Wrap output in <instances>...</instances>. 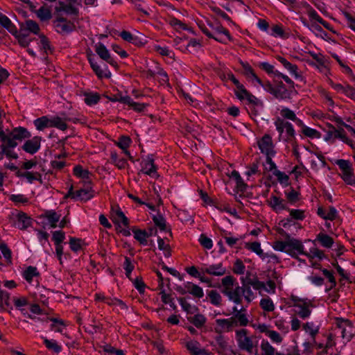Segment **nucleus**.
<instances>
[{"label": "nucleus", "instance_id": "f257e3e1", "mask_svg": "<svg viewBox=\"0 0 355 355\" xmlns=\"http://www.w3.org/2000/svg\"><path fill=\"white\" fill-rule=\"evenodd\" d=\"M221 292L227 299L239 304L242 301V287L232 276H226L221 280Z\"/></svg>", "mask_w": 355, "mask_h": 355}, {"label": "nucleus", "instance_id": "f03ea898", "mask_svg": "<svg viewBox=\"0 0 355 355\" xmlns=\"http://www.w3.org/2000/svg\"><path fill=\"white\" fill-rule=\"evenodd\" d=\"M272 247L276 251L285 252L293 257L297 256V253H304V245L302 242L290 236H288L286 241H275Z\"/></svg>", "mask_w": 355, "mask_h": 355}, {"label": "nucleus", "instance_id": "7ed1b4c3", "mask_svg": "<svg viewBox=\"0 0 355 355\" xmlns=\"http://www.w3.org/2000/svg\"><path fill=\"white\" fill-rule=\"evenodd\" d=\"M291 304L293 307L294 312L302 319L309 318L312 309L315 307L312 300L297 296L291 297Z\"/></svg>", "mask_w": 355, "mask_h": 355}, {"label": "nucleus", "instance_id": "20e7f679", "mask_svg": "<svg viewBox=\"0 0 355 355\" xmlns=\"http://www.w3.org/2000/svg\"><path fill=\"white\" fill-rule=\"evenodd\" d=\"M335 164L338 166L341 172L340 176L347 184L355 186V174L352 163L346 159H337Z\"/></svg>", "mask_w": 355, "mask_h": 355}, {"label": "nucleus", "instance_id": "39448f33", "mask_svg": "<svg viewBox=\"0 0 355 355\" xmlns=\"http://www.w3.org/2000/svg\"><path fill=\"white\" fill-rule=\"evenodd\" d=\"M40 32V27L37 23L35 21L28 19L25 22L21 23L19 24V31H18V35L24 36L25 39V44H19L20 46L23 47H27L31 42L33 40L31 38L28 36V33H33L35 35H39Z\"/></svg>", "mask_w": 355, "mask_h": 355}, {"label": "nucleus", "instance_id": "423d86ee", "mask_svg": "<svg viewBox=\"0 0 355 355\" xmlns=\"http://www.w3.org/2000/svg\"><path fill=\"white\" fill-rule=\"evenodd\" d=\"M336 139H339L355 150V142L346 136L343 129L331 128L329 130L327 131L324 137V140L330 144H334Z\"/></svg>", "mask_w": 355, "mask_h": 355}, {"label": "nucleus", "instance_id": "0eeeda50", "mask_svg": "<svg viewBox=\"0 0 355 355\" xmlns=\"http://www.w3.org/2000/svg\"><path fill=\"white\" fill-rule=\"evenodd\" d=\"M208 26L211 29L212 38L220 42L225 43L232 40L229 32L225 29L217 21L214 22L207 21Z\"/></svg>", "mask_w": 355, "mask_h": 355}, {"label": "nucleus", "instance_id": "6e6552de", "mask_svg": "<svg viewBox=\"0 0 355 355\" xmlns=\"http://www.w3.org/2000/svg\"><path fill=\"white\" fill-rule=\"evenodd\" d=\"M275 125L279 135V140H288L290 138L294 137L295 130L293 125L283 121L282 119L278 118L275 121Z\"/></svg>", "mask_w": 355, "mask_h": 355}, {"label": "nucleus", "instance_id": "1a4fd4ad", "mask_svg": "<svg viewBox=\"0 0 355 355\" xmlns=\"http://www.w3.org/2000/svg\"><path fill=\"white\" fill-rule=\"evenodd\" d=\"M29 137L28 132L23 128H15L12 132L8 131L6 146L13 148L17 146L18 141Z\"/></svg>", "mask_w": 355, "mask_h": 355}, {"label": "nucleus", "instance_id": "9d476101", "mask_svg": "<svg viewBox=\"0 0 355 355\" xmlns=\"http://www.w3.org/2000/svg\"><path fill=\"white\" fill-rule=\"evenodd\" d=\"M235 94L239 100H246L249 103L257 107V110L262 109L263 102L250 93L243 85L239 86V87L235 90Z\"/></svg>", "mask_w": 355, "mask_h": 355}, {"label": "nucleus", "instance_id": "9b49d317", "mask_svg": "<svg viewBox=\"0 0 355 355\" xmlns=\"http://www.w3.org/2000/svg\"><path fill=\"white\" fill-rule=\"evenodd\" d=\"M236 339L239 347L248 352H252L254 348V343L250 337L247 335L245 329H240L236 331Z\"/></svg>", "mask_w": 355, "mask_h": 355}, {"label": "nucleus", "instance_id": "f8f14e48", "mask_svg": "<svg viewBox=\"0 0 355 355\" xmlns=\"http://www.w3.org/2000/svg\"><path fill=\"white\" fill-rule=\"evenodd\" d=\"M259 150L266 156H274L275 150L270 135L266 134L257 141Z\"/></svg>", "mask_w": 355, "mask_h": 355}, {"label": "nucleus", "instance_id": "ddd939ff", "mask_svg": "<svg viewBox=\"0 0 355 355\" xmlns=\"http://www.w3.org/2000/svg\"><path fill=\"white\" fill-rule=\"evenodd\" d=\"M88 60L92 69L99 78H110L111 76V73L108 70L107 65L98 63L94 55H89Z\"/></svg>", "mask_w": 355, "mask_h": 355}, {"label": "nucleus", "instance_id": "4468645a", "mask_svg": "<svg viewBox=\"0 0 355 355\" xmlns=\"http://www.w3.org/2000/svg\"><path fill=\"white\" fill-rule=\"evenodd\" d=\"M0 25L7 29L12 35H14L19 44H25L26 38L21 35H18V31L8 17L3 15H0Z\"/></svg>", "mask_w": 355, "mask_h": 355}, {"label": "nucleus", "instance_id": "2eb2a0df", "mask_svg": "<svg viewBox=\"0 0 355 355\" xmlns=\"http://www.w3.org/2000/svg\"><path fill=\"white\" fill-rule=\"evenodd\" d=\"M236 327V322L232 317L229 318H220L216 320L215 331L217 333H227L232 331Z\"/></svg>", "mask_w": 355, "mask_h": 355}, {"label": "nucleus", "instance_id": "dca6fc26", "mask_svg": "<svg viewBox=\"0 0 355 355\" xmlns=\"http://www.w3.org/2000/svg\"><path fill=\"white\" fill-rule=\"evenodd\" d=\"M337 326L341 331L343 338L346 341H349L354 333V328L352 324L348 320L340 318L337 320Z\"/></svg>", "mask_w": 355, "mask_h": 355}, {"label": "nucleus", "instance_id": "f3484780", "mask_svg": "<svg viewBox=\"0 0 355 355\" xmlns=\"http://www.w3.org/2000/svg\"><path fill=\"white\" fill-rule=\"evenodd\" d=\"M69 195L76 200L87 201L94 197V192L92 187L86 186L77 190L75 193L70 191Z\"/></svg>", "mask_w": 355, "mask_h": 355}, {"label": "nucleus", "instance_id": "a211bd4d", "mask_svg": "<svg viewBox=\"0 0 355 355\" xmlns=\"http://www.w3.org/2000/svg\"><path fill=\"white\" fill-rule=\"evenodd\" d=\"M69 121L76 122V119L67 117L65 114L52 116L51 117V128L54 127L64 131L67 128V122Z\"/></svg>", "mask_w": 355, "mask_h": 355}, {"label": "nucleus", "instance_id": "6ab92c4d", "mask_svg": "<svg viewBox=\"0 0 355 355\" xmlns=\"http://www.w3.org/2000/svg\"><path fill=\"white\" fill-rule=\"evenodd\" d=\"M202 270L205 273L214 276H223L226 273V268L222 263L210 265L205 264L202 268Z\"/></svg>", "mask_w": 355, "mask_h": 355}, {"label": "nucleus", "instance_id": "aec40b11", "mask_svg": "<svg viewBox=\"0 0 355 355\" xmlns=\"http://www.w3.org/2000/svg\"><path fill=\"white\" fill-rule=\"evenodd\" d=\"M141 171L152 178H157L158 176L153 159L151 156H148L142 160Z\"/></svg>", "mask_w": 355, "mask_h": 355}, {"label": "nucleus", "instance_id": "412c9836", "mask_svg": "<svg viewBox=\"0 0 355 355\" xmlns=\"http://www.w3.org/2000/svg\"><path fill=\"white\" fill-rule=\"evenodd\" d=\"M250 285L260 293L265 291L268 293H274L275 291V284L273 282L269 280L266 283L254 280L250 282Z\"/></svg>", "mask_w": 355, "mask_h": 355}, {"label": "nucleus", "instance_id": "4be33fe9", "mask_svg": "<svg viewBox=\"0 0 355 355\" xmlns=\"http://www.w3.org/2000/svg\"><path fill=\"white\" fill-rule=\"evenodd\" d=\"M186 347L192 355H210L208 351L202 348L200 344L194 340L187 341Z\"/></svg>", "mask_w": 355, "mask_h": 355}, {"label": "nucleus", "instance_id": "5701e85b", "mask_svg": "<svg viewBox=\"0 0 355 355\" xmlns=\"http://www.w3.org/2000/svg\"><path fill=\"white\" fill-rule=\"evenodd\" d=\"M268 204L277 213H279L282 210L287 209L285 201L276 196H272L270 197L268 199Z\"/></svg>", "mask_w": 355, "mask_h": 355}, {"label": "nucleus", "instance_id": "b1692460", "mask_svg": "<svg viewBox=\"0 0 355 355\" xmlns=\"http://www.w3.org/2000/svg\"><path fill=\"white\" fill-rule=\"evenodd\" d=\"M95 51L99 57L103 60L106 61L111 65H115V62L111 58L108 49L103 44H97L95 47Z\"/></svg>", "mask_w": 355, "mask_h": 355}, {"label": "nucleus", "instance_id": "393cba45", "mask_svg": "<svg viewBox=\"0 0 355 355\" xmlns=\"http://www.w3.org/2000/svg\"><path fill=\"white\" fill-rule=\"evenodd\" d=\"M112 220L119 225L127 226L128 225V220L125 216L123 212L119 207L112 208Z\"/></svg>", "mask_w": 355, "mask_h": 355}, {"label": "nucleus", "instance_id": "a878e982", "mask_svg": "<svg viewBox=\"0 0 355 355\" xmlns=\"http://www.w3.org/2000/svg\"><path fill=\"white\" fill-rule=\"evenodd\" d=\"M40 147V138L34 137L32 139L28 140L23 146V149L31 154L36 153Z\"/></svg>", "mask_w": 355, "mask_h": 355}, {"label": "nucleus", "instance_id": "bb28decb", "mask_svg": "<svg viewBox=\"0 0 355 355\" xmlns=\"http://www.w3.org/2000/svg\"><path fill=\"white\" fill-rule=\"evenodd\" d=\"M279 61L283 66L288 71L291 76L297 80H302L303 78L301 73L298 71V68L295 64H293L288 62L286 59L281 58Z\"/></svg>", "mask_w": 355, "mask_h": 355}, {"label": "nucleus", "instance_id": "cd10ccee", "mask_svg": "<svg viewBox=\"0 0 355 355\" xmlns=\"http://www.w3.org/2000/svg\"><path fill=\"white\" fill-rule=\"evenodd\" d=\"M234 315L232 316L236 322V327L238 326H246L249 320L245 313L239 311L236 306L233 308L232 311Z\"/></svg>", "mask_w": 355, "mask_h": 355}, {"label": "nucleus", "instance_id": "c85d7f7f", "mask_svg": "<svg viewBox=\"0 0 355 355\" xmlns=\"http://www.w3.org/2000/svg\"><path fill=\"white\" fill-rule=\"evenodd\" d=\"M297 125L301 127V132L310 139H316L320 137V133L316 130L308 127L303 124L301 120H297Z\"/></svg>", "mask_w": 355, "mask_h": 355}, {"label": "nucleus", "instance_id": "c756f323", "mask_svg": "<svg viewBox=\"0 0 355 355\" xmlns=\"http://www.w3.org/2000/svg\"><path fill=\"white\" fill-rule=\"evenodd\" d=\"M44 216L50 224L51 227L55 228L58 227V223L60 221L61 215L53 210L46 211Z\"/></svg>", "mask_w": 355, "mask_h": 355}, {"label": "nucleus", "instance_id": "7c9ffc66", "mask_svg": "<svg viewBox=\"0 0 355 355\" xmlns=\"http://www.w3.org/2000/svg\"><path fill=\"white\" fill-rule=\"evenodd\" d=\"M309 159L311 168L315 171L324 168L325 166V162L321 156L311 153Z\"/></svg>", "mask_w": 355, "mask_h": 355}, {"label": "nucleus", "instance_id": "2f4dec72", "mask_svg": "<svg viewBox=\"0 0 355 355\" xmlns=\"http://www.w3.org/2000/svg\"><path fill=\"white\" fill-rule=\"evenodd\" d=\"M187 291L196 297L201 298L204 295V291L201 287L191 282H187L184 285Z\"/></svg>", "mask_w": 355, "mask_h": 355}, {"label": "nucleus", "instance_id": "473e14b6", "mask_svg": "<svg viewBox=\"0 0 355 355\" xmlns=\"http://www.w3.org/2000/svg\"><path fill=\"white\" fill-rule=\"evenodd\" d=\"M31 220L24 213H19L17 216L16 226L21 229L24 230L31 225Z\"/></svg>", "mask_w": 355, "mask_h": 355}, {"label": "nucleus", "instance_id": "72a5a7b5", "mask_svg": "<svg viewBox=\"0 0 355 355\" xmlns=\"http://www.w3.org/2000/svg\"><path fill=\"white\" fill-rule=\"evenodd\" d=\"M303 25L308 28L311 31H312L316 36L320 37L322 38H325L327 36V34L322 29V28L314 22H312L311 24H309L305 21H302Z\"/></svg>", "mask_w": 355, "mask_h": 355}, {"label": "nucleus", "instance_id": "f704fd0d", "mask_svg": "<svg viewBox=\"0 0 355 355\" xmlns=\"http://www.w3.org/2000/svg\"><path fill=\"white\" fill-rule=\"evenodd\" d=\"M318 214L325 220H332L337 216V211L334 207H329L328 209L319 208L318 210Z\"/></svg>", "mask_w": 355, "mask_h": 355}, {"label": "nucleus", "instance_id": "c9c22d12", "mask_svg": "<svg viewBox=\"0 0 355 355\" xmlns=\"http://www.w3.org/2000/svg\"><path fill=\"white\" fill-rule=\"evenodd\" d=\"M133 234L135 239L144 245L147 244V239L153 236V233H148L141 230H133Z\"/></svg>", "mask_w": 355, "mask_h": 355}, {"label": "nucleus", "instance_id": "e433bc0d", "mask_svg": "<svg viewBox=\"0 0 355 355\" xmlns=\"http://www.w3.org/2000/svg\"><path fill=\"white\" fill-rule=\"evenodd\" d=\"M37 17L42 21H49L52 17L51 10L49 7L42 6L35 11Z\"/></svg>", "mask_w": 355, "mask_h": 355}, {"label": "nucleus", "instance_id": "4c0bfd02", "mask_svg": "<svg viewBox=\"0 0 355 355\" xmlns=\"http://www.w3.org/2000/svg\"><path fill=\"white\" fill-rule=\"evenodd\" d=\"M42 171H28L21 174V176L25 178L27 181L32 183L33 181L38 180L41 181L42 172Z\"/></svg>", "mask_w": 355, "mask_h": 355}, {"label": "nucleus", "instance_id": "58836bf2", "mask_svg": "<svg viewBox=\"0 0 355 355\" xmlns=\"http://www.w3.org/2000/svg\"><path fill=\"white\" fill-rule=\"evenodd\" d=\"M299 254H304L310 259L318 258L319 259H322L324 257L323 252L318 249L314 244H313V246L310 248L309 252H305L304 250V253H297V255Z\"/></svg>", "mask_w": 355, "mask_h": 355}, {"label": "nucleus", "instance_id": "ea45409f", "mask_svg": "<svg viewBox=\"0 0 355 355\" xmlns=\"http://www.w3.org/2000/svg\"><path fill=\"white\" fill-rule=\"evenodd\" d=\"M34 125L38 130L51 128V117L42 116L34 121Z\"/></svg>", "mask_w": 355, "mask_h": 355}, {"label": "nucleus", "instance_id": "a19ab883", "mask_svg": "<svg viewBox=\"0 0 355 355\" xmlns=\"http://www.w3.org/2000/svg\"><path fill=\"white\" fill-rule=\"evenodd\" d=\"M23 276L27 282L31 283L35 278L38 277L39 272L36 268L29 266L24 271Z\"/></svg>", "mask_w": 355, "mask_h": 355}, {"label": "nucleus", "instance_id": "79ce46f5", "mask_svg": "<svg viewBox=\"0 0 355 355\" xmlns=\"http://www.w3.org/2000/svg\"><path fill=\"white\" fill-rule=\"evenodd\" d=\"M302 8L305 10L304 11L309 15V17H310V19L313 22H314V21H318V22L321 21L320 20L322 19V18L318 15V13L315 12V10H314L310 6L309 4H308L307 3L304 2V3H302Z\"/></svg>", "mask_w": 355, "mask_h": 355}, {"label": "nucleus", "instance_id": "37998d69", "mask_svg": "<svg viewBox=\"0 0 355 355\" xmlns=\"http://www.w3.org/2000/svg\"><path fill=\"white\" fill-rule=\"evenodd\" d=\"M40 49L45 53H48L51 51L49 40L44 35H39L36 40Z\"/></svg>", "mask_w": 355, "mask_h": 355}, {"label": "nucleus", "instance_id": "c03bdc74", "mask_svg": "<svg viewBox=\"0 0 355 355\" xmlns=\"http://www.w3.org/2000/svg\"><path fill=\"white\" fill-rule=\"evenodd\" d=\"M57 28L59 32L62 33H69L74 29V26L65 20H59L57 23Z\"/></svg>", "mask_w": 355, "mask_h": 355}, {"label": "nucleus", "instance_id": "a18cd8bd", "mask_svg": "<svg viewBox=\"0 0 355 355\" xmlns=\"http://www.w3.org/2000/svg\"><path fill=\"white\" fill-rule=\"evenodd\" d=\"M294 223L290 218H284L281 220L278 224V232L282 236H286L284 229L288 230Z\"/></svg>", "mask_w": 355, "mask_h": 355}, {"label": "nucleus", "instance_id": "49530a36", "mask_svg": "<svg viewBox=\"0 0 355 355\" xmlns=\"http://www.w3.org/2000/svg\"><path fill=\"white\" fill-rule=\"evenodd\" d=\"M245 247L256 253L258 256H259L263 260L265 259L264 253L261 248V244L258 242H252V243H245Z\"/></svg>", "mask_w": 355, "mask_h": 355}, {"label": "nucleus", "instance_id": "de8ad7c7", "mask_svg": "<svg viewBox=\"0 0 355 355\" xmlns=\"http://www.w3.org/2000/svg\"><path fill=\"white\" fill-rule=\"evenodd\" d=\"M154 223L155 226L161 231V232H168V229L166 226V221L164 218L161 215H154L153 217Z\"/></svg>", "mask_w": 355, "mask_h": 355}, {"label": "nucleus", "instance_id": "09e8293b", "mask_svg": "<svg viewBox=\"0 0 355 355\" xmlns=\"http://www.w3.org/2000/svg\"><path fill=\"white\" fill-rule=\"evenodd\" d=\"M243 296L248 303L251 302L256 298V294L252 291L248 285H245L242 287V297Z\"/></svg>", "mask_w": 355, "mask_h": 355}, {"label": "nucleus", "instance_id": "8fccbe9b", "mask_svg": "<svg viewBox=\"0 0 355 355\" xmlns=\"http://www.w3.org/2000/svg\"><path fill=\"white\" fill-rule=\"evenodd\" d=\"M317 240L325 248H331L334 243L333 239L329 236L322 233L317 236Z\"/></svg>", "mask_w": 355, "mask_h": 355}, {"label": "nucleus", "instance_id": "3c124183", "mask_svg": "<svg viewBox=\"0 0 355 355\" xmlns=\"http://www.w3.org/2000/svg\"><path fill=\"white\" fill-rule=\"evenodd\" d=\"M303 327L304 331L307 334H309L312 338H314L315 336L318 333V327L315 325V324L312 322H308L305 323Z\"/></svg>", "mask_w": 355, "mask_h": 355}, {"label": "nucleus", "instance_id": "603ef678", "mask_svg": "<svg viewBox=\"0 0 355 355\" xmlns=\"http://www.w3.org/2000/svg\"><path fill=\"white\" fill-rule=\"evenodd\" d=\"M158 248L163 251L165 257H168L171 255L170 245L164 241V239L158 237L157 239Z\"/></svg>", "mask_w": 355, "mask_h": 355}, {"label": "nucleus", "instance_id": "864d4df0", "mask_svg": "<svg viewBox=\"0 0 355 355\" xmlns=\"http://www.w3.org/2000/svg\"><path fill=\"white\" fill-rule=\"evenodd\" d=\"M99 98L97 93H87L85 94L84 101L88 105H93L98 102Z\"/></svg>", "mask_w": 355, "mask_h": 355}, {"label": "nucleus", "instance_id": "5fc2aeb1", "mask_svg": "<svg viewBox=\"0 0 355 355\" xmlns=\"http://www.w3.org/2000/svg\"><path fill=\"white\" fill-rule=\"evenodd\" d=\"M130 144V139L128 137H122L120 138L118 146L124 151V153L131 158L130 153L127 150V148Z\"/></svg>", "mask_w": 355, "mask_h": 355}, {"label": "nucleus", "instance_id": "6e6d98bb", "mask_svg": "<svg viewBox=\"0 0 355 355\" xmlns=\"http://www.w3.org/2000/svg\"><path fill=\"white\" fill-rule=\"evenodd\" d=\"M22 167L27 170V171L35 170L42 171V166L32 160L25 161L22 164Z\"/></svg>", "mask_w": 355, "mask_h": 355}, {"label": "nucleus", "instance_id": "4d7b16f0", "mask_svg": "<svg viewBox=\"0 0 355 355\" xmlns=\"http://www.w3.org/2000/svg\"><path fill=\"white\" fill-rule=\"evenodd\" d=\"M208 297L212 304L216 306H220L221 304L222 297L216 291H211L208 293Z\"/></svg>", "mask_w": 355, "mask_h": 355}, {"label": "nucleus", "instance_id": "13d9d810", "mask_svg": "<svg viewBox=\"0 0 355 355\" xmlns=\"http://www.w3.org/2000/svg\"><path fill=\"white\" fill-rule=\"evenodd\" d=\"M13 303L15 307L21 311H23V307L27 305L28 300L26 297L21 296V297H14L12 298Z\"/></svg>", "mask_w": 355, "mask_h": 355}, {"label": "nucleus", "instance_id": "bf43d9fd", "mask_svg": "<svg viewBox=\"0 0 355 355\" xmlns=\"http://www.w3.org/2000/svg\"><path fill=\"white\" fill-rule=\"evenodd\" d=\"M206 321V318L200 313L196 314L191 320L192 323L198 328L202 327Z\"/></svg>", "mask_w": 355, "mask_h": 355}, {"label": "nucleus", "instance_id": "052dcab7", "mask_svg": "<svg viewBox=\"0 0 355 355\" xmlns=\"http://www.w3.org/2000/svg\"><path fill=\"white\" fill-rule=\"evenodd\" d=\"M51 327L52 330L57 332L62 333L65 328V324H64V322L62 320L53 319Z\"/></svg>", "mask_w": 355, "mask_h": 355}, {"label": "nucleus", "instance_id": "680f3d73", "mask_svg": "<svg viewBox=\"0 0 355 355\" xmlns=\"http://www.w3.org/2000/svg\"><path fill=\"white\" fill-rule=\"evenodd\" d=\"M260 306L266 311H272L275 305L270 298H263L260 302Z\"/></svg>", "mask_w": 355, "mask_h": 355}, {"label": "nucleus", "instance_id": "e2e57ef3", "mask_svg": "<svg viewBox=\"0 0 355 355\" xmlns=\"http://www.w3.org/2000/svg\"><path fill=\"white\" fill-rule=\"evenodd\" d=\"M44 343L47 348L53 351L55 353H58L61 350V347L58 345L57 342L54 340H48L47 338H45L44 340Z\"/></svg>", "mask_w": 355, "mask_h": 355}, {"label": "nucleus", "instance_id": "0e129e2a", "mask_svg": "<svg viewBox=\"0 0 355 355\" xmlns=\"http://www.w3.org/2000/svg\"><path fill=\"white\" fill-rule=\"evenodd\" d=\"M261 350L263 352L264 355H275V348L267 341L262 342L261 345Z\"/></svg>", "mask_w": 355, "mask_h": 355}, {"label": "nucleus", "instance_id": "69168bd1", "mask_svg": "<svg viewBox=\"0 0 355 355\" xmlns=\"http://www.w3.org/2000/svg\"><path fill=\"white\" fill-rule=\"evenodd\" d=\"M69 245L71 250L78 252L82 249L83 241L78 239L71 238L69 241Z\"/></svg>", "mask_w": 355, "mask_h": 355}, {"label": "nucleus", "instance_id": "338daca9", "mask_svg": "<svg viewBox=\"0 0 355 355\" xmlns=\"http://www.w3.org/2000/svg\"><path fill=\"white\" fill-rule=\"evenodd\" d=\"M168 22L171 26H173L178 31L187 29V26L176 18H170Z\"/></svg>", "mask_w": 355, "mask_h": 355}, {"label": "nucleus", "instance_id": "774afa93", "mask_svg": "<svg viewBox=\"0 0 355 355\" xmlns=\"http://www.w3.org/2000/svg\"><path fill=\"white\" fill-rule=\"evenodd\" d=\"M280 114L282 116L291 119L292 121H296V123H297L298 119L296 118L295 113L288 108L283 107L280 110Z\"/></svg>", "mask_w": 355, "mask_h": 355}]
</instances>
